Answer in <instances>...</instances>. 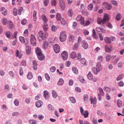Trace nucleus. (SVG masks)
<instances>
[{
    "instance_id": "nucleus-55",
    "label": "nucleus",
    "mask_w": 124,
    "mask_h": 124,
    "mask_svg": "<svg viewBox=\"0 0 124 124\" xmlns=\"http://www.w3.org/2000/svg\"><path fill=\"white\" fill-rule=\"evenodd\" d=\"M92 123L93 124H97V120L96 118H93L92 120Z\"/></svg>"
},
{
    "instance_id": "nucleus-43",
    "label": "nucleus",
    "mask_w": 124,
    "mask_h": 124,
    "mask_svg": "<svg viewBox=\"0 0 124 124\" xmlns=\"http://www.w3.org/2000/svg\"><path fill=\"white\" fill-rule=\"evenodd\" d=\"M111 55L109 54L107 55L106 57V61L107 62H109L111 58Z\"/></svg>"
},
{
    "instance_id": "nucleus-54",
    "label": "nucleus",
    "mask_w": 124,
    "mask_h": 124,
    "mask_svg": "<svg viewBox=\"0 0 124 124\" xmlns=\"http://www.w3.org/2000/svg\"><path fill=\"white\" fill-rule=\"evenodd\" d=\"M45 77L46 79L47 80H50V77L49 76L48 74L47 73H46L45 74Z\"/></svg>"
},
{
    "instance_id": "nucleus-24",
    "label": "nucleus",
    "mask_w": 124,
    "mask_h": 124,
    "mask_svg": "<svg viewBox=\"0 0 124 124\" xmlns=\"http://www.w3.org/2000/svg\"><path fill=\"white\" fill-rule=\"evenodd\" d=\"M103 90L107 93H109L111 90V89L109 87L107 86L104 87Z\"/></svg>"
},
{
    "instance_id": "nucleus-7",
    "label": "nucleus",
    "mask_w": 124,
    "mask_h": 124,
    "mask_svg": "<svg viewBox=\"0 0 124 124\" xmlns=\"http://www.w3.org/2000/svg\"><path fill=\"white\" fill-rule=\"evenodd\" d=\"M54 51L56 53H58L60 51V47L57 44H55L53 46Z\"/></svg>"
},
{
    "instance_id": "nucleus-29",
    "label": "nucleus",
    "mask_w": 124,
    "mask_h": 124,
    "mask_svg": "<svg viewBox=\"0 0 124 124\" xmlns=\"http://www.w3.org/2000/svg\"><path fill=\"white\" fill-rule=\"evenodd\" d=\"M79 44V43H75L74 45L72 47V49L73 50H75L77 49L78 47Z\"/></svg>"
},
{
    "instance_id": "nucleus-8",
    "label": "nucleus",
    "mask_w": 124,
    "mask_h": 124,
    "mask_svg": "<svg viewBox=\"0 0 124 124\" xmlns=\"http://www.w3.org/2000/svg\"><path fill=\"white\" fill-rule=\"evenodd\" d=\"M31 39L30 42L31 44L33 45H35L36 43V39L34 35L32 34L31 35Z\"/></svg>"
},
{
    "instance_id": "nucleus-59",
    "label": "nucleus",
    "mask_w": 124,
    "mask_h": 124,
    "mask_svg": "<svg viewBox=\"0 0 124 124\" xmlns=\"http://www.w3.org/2000/svg\"><path fill=\"white\" fill-rule=\"evenodd\" d=\"M23 8L22 7H21L19 8L18 11V14L19 15L21 14V12L23 10Z\"/></svg>"
},
{
    "instance_id": "nucleus-16",
    "label": "nucleus",
    "mask_w": 124,
    "mask_h": 124,
    "mask_svg": "<svg viewBox=\"0 0 124 124\" xmlns=\"http://www.w3.org/2000/svg\"><path fill=\"white\" fill-rule=\"evenodd\" d=\"M105 42L107 44H110L111 43V41L108 37H105L104 38Z\"/></svg>"
},
{
    "instance_id": "nucleus-50",
    "label": "nucleus",
    "mask_w": 124,
    "mask_h": 124,
    "mask_svg": "<svg viewBox=\"0 0 124 124\" xmlns=\"http://www.w3.org/2000/svg\"><path fill=\"white\" fill-rule=\"evenodd\" d=\"M90 23V22L89 20H86L85 21V23H84V24H83V25L84 26H87L89 25Z\"/></svg>"
},
{
    "instance_id": "nucleus-20",
    "label": "nucleus",
    "mask_w": 124,
    "mask_h": 124,
    "mask_svg": "<svg viewBox=\"0 0 124 124\" xmlns=\"http://www.w3.org/2000/svg\"><path fill=\"white\" fill-rule=\"evenodd\" d=\"M36 52L37 55L42 53L40 49L38 47L36 49Z\"/></svg>"
},
{
    "instance_id": "nucleus-47",
    "label": "nucleus",
    "mask_w": 124,
    "mask_h": 124,
    "mask_svg": "<svg viewBox=\"0 0 124 124\" xmlns=\"http://www.w3.org/2000/svg\"><path fill=\"white\" fill-rule=\"evenodd\" d=\"M11 33L9 31H8L6 32V35L8 38H10Z\"/></svg>"
},
{
    "instance_id": "nucleus-22",
    "label": "nucleus",
    "mask_w": 124,
    "mask_h": 124,
    "mask_svg": "<svg viewBox=\"0 0 124 124\" xmlns=\"http://www.w3.org/2000/svg\"><path fill=\"white\" fill-rule=\"evenodd\" d=\"M117 106L120 108L122 107V102L120 100H118L117 101Z\"/></svg>"
},
{
    "instance_id": "nucleus-34",
    "label": "nucleus",
    "mask_w": 124,
    "mask_h": 124,
    "mask_svg": "<svg viewBox=\"0 0 124 124\" xmlns=\"http://www.w3.org/2000/svg\"><path fill=\"white\" fill-rule=\"evenodd\" d=\"M48 109L49 110H54V107L51 104H49L47 106Z\"/></svg>"
},
{
    "instance_id": "nucleus-31",
    "label": "nucleus",
    "mask_w": 124,
    "mask_h": 124,
    "mask_svg": "<svg viewBox=\"0 0 124 124\" xmlns=\"http://www.w3.org/2000/svg\"><path fill=\"white\" fill-rule=\"evenodd\" d=\"M121 15L120 13L116 15V19L117 21L120 20L121 18Z\"/></svg>"
},
{
    "instance_id": "nucleus-46",
    "label": "nucleus",
    "mask_w": 124,
    "mask_h": 124,
    "mask_svg": "<svg viewBox=\"0 0 124 124\" xmlns=\"http://www.w3.org/2000/svg\"><path fill=\"white\" fill-rule=\"evenodd\" d=\"M44 5L46 6H47L49 3V0H44L43 1Z\"/></svg>"
},
{
    "instance_id": "nucleus-4",
    "label": "nucleus",
    "mask_w": 124,
    "mask_h": 124,
    "mask_svg": "<svg viewBox=\"0 0 124 124\" xmlns=\"http://www.w3.org/2000/svg\"><path fill=\"white\" fill-rule=\"evenodd\" d=\"M103 6L105 9L108 10H110L112 8V6L111 4H109L106 2H104L102 4Z\"/></svg>"
},
{
    "instance_id": "nucleus-38",
    "label": "nucleus",
    "mask_w": 124,
    "mask_h": 124,
    "mask_svg": "<svg viewBox=\"0 0 124 124\" xmlns=\"http://www.w3.org/2000/svg\"><path fill=\"white\" fill-rule=\"evenodd\" d=\"M73 14V12L72 10L71 9H69L68 12L69 16L70 17H71L72 16Z\"/></svg>"
},
{
    "instance_id": "nucleus-48",
    "label": "nucleus",
    "mask_w": 124,
    "mask_h": 124,
    "mask_svg": "<svg viewBox=\"0 0 124 124\" xmlns=\"http://www.w3.org/2000/svg\"><path fill=\"white\" fill-rule=\"evenodd\" d=\"M98 89L99 90L100 92V94L101 95H103V91L102 89L100 87Z\"/></svg>"
},
{
    "instance_id": "nucleus-40",
    "label": "nucleus",
    "mask_w": 124,
    "mask_h": 124,
    "mask_svg": "<svg viewBox=\"0 0 124 124\" xmlns=\"http://www.w3.org/2000/svg\"><path fill=\"white\" fill-rule=\"evenodd\" d=\"M37 14V12L36 11H35L33 13V18L34 20V21H36V15Z\"/></svg>"
},
{
    "instance_id": "nucleus-36",
    "label": "nucleus",
    "mask_w": 124,
    "mask_h": 124,
    "mask_svg": "<svg viewBox=\"0 0 124 124\" xmlns=\"http://www.w3.org/2000/svg\"><path fill=\"white\" fill-rule=\"evenodd\" d=\"M7 21V19L6 18H3L2 20V24L4 25H6Z\"/></svg>"
},
{
    "instance_id": "nucleus-23",
    "label": "nucleus",
    "mask_w": 124,
    "mask_h": 124,
    "mask_svg": "<svg viewBox=\"0 0 124 124\" xmlns=\"http://www.w3.org/2000/svg\"><path fill=\"white\" fill-rule=\"evenodd\" d=\"M56 18L57 20L61 21L62 19V16L61 14L59 13H58L57 14Z\"/></svg>"
},
{
    "instance_id": "nucleus-64",
    "label": "nucleus",
    "mask_w": 124,
    "mask_h": 124,
    "mask_svg": "<svg viewBox=\"0 0 124 124\" xmlns=\"http://www.w3.org/2000/svg\"><path fill=\"white\" fill-rule=\"evenodd\" d=\"M19 103V102L16 99L14 101V104L16 106L18 105Z\"/></svg>"
},
{
    "instance_id": "nucleus-44",
    "label": "nucleus",
    "mask_w": 124,
    "mask_h": 124,
    "mask_svg": "<svg viewBox=\"0 0 124 124\" xmlns=\"http://www.w3.org/2000/svg\"><path fill=\"white\" fill-rule=\"evenodd\" d=\"M8 27L9 28H11L13 27V23L11 22V21H10L9 22H8Z\"/></svg>"
},
{
    "instance_id": "nucleus-51",
    "label": "nucleus",
    "mask_w": 124,
    "mask_h": 124,
    "mask_svg": "<svg viewBox=\"0 0 124 124\" xmlns=\"http://www.w3.org/2000/svg\"><path fill=\"white\" fill-rule=\"evenodd\" d=\"M111 2L112 4L114 5L115 6H117V3L116 1L114 0H112L111 1Z\"/></svg>"
},
{
    "instance_id": "nucleus-28",
    "label": "nucleus",
    "mask_w": 124,
    "mask_h": 124,
    "mask_svg": "<svg viewBox=\"0 0 124 124\" xmlns=\"http://www.w3.org/2000/svg\"><path fill=\"white\" fill-rule=\"evenodd\" d=\"M52 93L53 97L54 98H56L57 96V94L56 92L54 90L52 91Z\"/></svg>"
},
{
    "instance_id": "nucleus-58",
    "label": "nucleus",
    "mask_w": 124,
    "mask_h": 124,
    "mask_svg": "<svg viewBox=\"0 0 124 124\" xmlns=\"http://www.w3.org/2000/svg\"><path fill=\"white\" fill-rule=\"evenodd\" d=\"M56 0H52L51 3L52 5L55 6L56 5Z\"/></svg>"
},
{
    "instance_id": "nucleus-49",
    "label": "nucleus",
    "mask_w": 124,
    "mask_h": 124,
    "mask_svg": "<svg viewBox=\"0 0 124 124\" xmlns=\"http://www.w3.org/2000/svg\"><path fill=\"white\" fill-rule=\"evenodd\" d=\"M57 85H62V78H60L57 82Z\"/></svg>"
},
{
    "instance_id": "nucleus-42",
    "label": "nucleus",
    "mask_w": 124,
    "mask_h": 124,
    "mask_svg": "<svg viewBox=\"0 0 124 124\" xmlns=\"http://www.w3.org/2000/svg\"><path fill=\"white\" fill-rule=\"evenodd\" d=\"M56 27L54 25H53L51 27V30L53 31H55L57 30Z\"/></svg>"
},
{
    "instance_id": "nucleus-10",
    "label": "nucleus",
    "mask_w": 124,
    "mask_h": 124,
    "mask_svg": "<svg viewBox=\"0 0 124 124\" xmlns=\"http://www.w3.org/2000/svg\"><path fill=\"white\" fill-rule=\"evenodd\" d=\"M91 100V104H93V106L94 107H96V97H95L93 99L91 98L90 99Z\"/></svg>"
},
{
    "instance_id": "nucleus-52",
    "label": "nucleus",
    "mask_w": 124,
    "mask_h": 124,
    "mask_svg": "<svg viewBox=\"0 0 124 124\" xmlns=\"http://www.w3.org/2000/svg\"><path fill=\"white\" fill-rule=\"evenodd\" d=\"M56 70V68L54 66H52L50 69V70L52 72H54Z\"/></svg>"
},
{
    "instance_id": "nucleus-33",
    "label": "nucleus",
    "mask_w": 124,
    "mask_h": 124,
    "mask_svg": "<svg viewBox=\"0 0 124 124\" xmlns=\"http://www.w3.org/2000/svg\"><path fill=\"white\" fill-rule=\"evenodd\" d=\"M33 77V76L31 72H29L27 76V78L29 79H31Z\"/></svg>"
},
{
    "instance_id": "nucleus-53",
    "label": "nucleus",
    "mask_w": 124,
    "mask_h": 124,
    "mask_svg": "<svg viewBox=\"0 0 124 124\" xmlns=\"http://www.w3.org/2000/svg\"><path fill=\"white\" fill-rule=\"evenodd\" d=\"M19 39L20 41L22 43H23L25 42V39L24 37H21L19 38Z\"/></svg>"
},
{
    "instance_id": "nucleus-32",
    "label": "nucleus",
    "mask_w": 124,
    "mask_h": 124,
    "mask_svg": "<svg viewBox=\"0 0 124 124\" xmlns=\"http://www.w3.org/2000/svg\"><path fill=\"white\" fill-rule=\"evenodd\" d=\"M42 19L44 23H46L48 21L45 15H43L42 16Z\"/></svg>"
},
{
    "instance_id": "nucleus-14",
    "label": "nucleus",
    "mask_w": 124,
    "mask_h": 124,
    "mask_svg": "<svg viewBox=\"0 0 124 124\" xmlns=\"http://www.w3.org/2000/svg\"><path fill=\"white\" fill-rule=\"evenodd\" d=\"M35 104L37 107L38 108H39L42 105L43 103L42 101H39L36 102Z\"/></svg>"
},
{
    "instance_id": "nucleus-12",
    "label": "nucleus",
    "mask_w": 124,
    "mask_h": 124,
    "mask_svg": "<svg viewBox=\"0 0 124 124\" xmlns=\"http://www.w3.org/2000/svg\"><path fill=\"white\" fill-rule=\"evenodd\" d=\"M37 56L38 59L40 60H43L45 59L44 55L42 53L37 55Z\"/></svg>"
},
{
    "instance_id": "nucleus-27",
    "label": "nucleus",
    "mask_w": 124,
    "mask_h": 124,
    "mask_svg": "<svg viewBox=\"0 0 124 124\" xmlns=\"http://www.w3.org/2000/svg\"><path fill=\"white\" fill-rule=\"evenodd\" d=\"M66 39V32H62V41H64Z\"/></svg>"
},
{
    "instance_id": "nucleus-30",
    "label": "nucleus",
    "mask_w": 124,
    "mask_h": 124,
    "mask_svg": "<svg viewBox=\"0 0 124 124\" xmlns=\"http://www.w3.org/2000/svg\"><path fill=\"white\" fill-rule=\"evenodd\" d=\"M62 25L64 26L63 27H67L68 26V23L67 22L63 19H62Z\"/></svg>"
},
{
    "instance_id": "nucleus-2",
    "label": "nucleus",
    "mask_w": 124,
    "mask_h": 124,
    "mask_svg": "<svg viewBox=\"0 0 124 124\" xmlns=\"http://www.w3.org/2000/svg\"><path fill=\"white\" fill-rule=\"evenodd\" d=\"M101 67L100 62H99L97 63L96 66V68H95L93 69V72L94 74H97L101 70Z\"/></svg>"
},
{
    "instance_id": "nucleus-21",
    "label": "nucleus",
    "mask_w": 124,
    "mask_h": 124,
    "mask_svg": "<svg viewBox=\"0 0 124 124\" xmlns=\"http://www.w3.org/2000/svg\"><path fill=\"white\" fill-rule=\"evenodd\" d=\"M87 76L88 78L90 80H92L93 79V76L90 71L89 72Z\"/></svg>"
},
{
    "instance_id": "nucleus-63",
    "label": "nucleus",
    "mask_w": 124,
    "mask_h": 124,
    "mask_svg": "<svg viewBox=\"0 0 124 124\" xmlns=\"http://www.w3.org/2000/svg\"><path fill=\"white\" fill-rule=\"evenodd\" d=\"M5 72L3 70L0 71V74L1 76H3L5 74Z\"/></svg>"
},
{
    "instance_id": "nucleus-5",
    "label": "nucleus",
    "mask_w": 124,
    "mask_h": 124,
    "mask_svg": "<svg viewBox=\"0 0 124 124\" xmlns=\"http://www.w3.org/2000/svg\"><path fill=\"white\" fill-rule=\"evenodd\" d=\"M80 111L81 114L84 116V118H87L88 117L89 113L87 110H86L84 113L83 109L82 107H81L80 108Z\"/></svg>"
},
{
    "instance_id": "nucleus-39",
    "label": "nucleus",
    "mask_w": 124,
    "mask_h": 124,
    "mask_svg": "<svg viewBox=\"0 0 124 124\" xmlns=\"http://www.w3.org/2000/svg\"><path fill=\"white\" fill-rule=\"evenodd\" d=\"M29 122L30 124H36L37 121L34 120H29Z\"/></svg>"
},
{
    "instance_id": "nucleus-57",
    "label": "nucleus",
    "mask_w": 124,
    "mask_h": 124,
    "mask_svg": "<svg viewBox=\"0 0 124 124\" xmlns=\"http://www.w3.org/2000/svg\"><path fill=\"white\" fill-rule=\"evenodd\" d=\"M13 13L15 16H16L17 14V10L16 8H14L13 10Z\"/></svg>"
},
{
    "instance_id": "nucleus-13",
    "label": "nucleus",
    "mask_w": 124,
    "mask_h": 124,
    "mask_svg": "<svg viewBox=\"0 0 124 124\" xmlns=\"http://www.w3.org/2000/svg\"><path fill=\"white\" fill-rule=\"evenodd\" d=\"M33 68V69L36 70L37 69L38 64L37 62L35 61H32Z\"/></svg>"
},
{
    "instance_id": "nucleus-6",
    "label": "nucleus",
    "mask_w": 124,
    "mask_h": 124,
    "mask_svg": "<svg viewBox=\"0 0 124 124\" xmlns=\"http://www.w3.org/2000/svg\"><path fill=\"white\" fill-rule=\"evenodd\" d=\"M112 46L111 45L108 46L107 45H105V52H110L112 51Z\"/></svg>"
},
{
    "instance_id": "nucleus-3",
    "label": "nucleus",
    "mask_w": 124,
    "mask_h": 124,
    "mask_svg": "<svg viewBox=\"0 0 124 124\" xmlns=\"http://www.w3.org/2000/svg\"><path fill=\"white\" fill-rule=\"evenodd\" d=\"M47 34L44 33L43 31H40L39 32L38 34L37 37L40 38L42 39H45L47 36Z\"/></svg>"
},
{
    "instance_id": "nucleus-1",
    "label": "nucleus",
    "mask_w": 124,
    "mask_h": 124,
    "mask_svg": "<svg viewBox=\"0 0 124 124\" xmlns=\"http://www.w3.org/2000/svg\"><path fill=\"white\" fill-rule=\"evenodd\" d=\"M109 17L107 13H105L103 19L101 17H99L97 19V22L98 24L102 23L104 24L106 23V21H108L109 20Z\"/></svg>"
},
{
    "instance_id": "nucleus-61",
    "label": "nucleus",
    "mask_w": 124,
    "mask_h": 124,
    "mask_svg": "<svg viewBox=\"0 0 124 124\" xmlns=\"http://www.w3.org/2000/svg\"><path fill=\"white\" fill-rule=\"evenodd\" d=\"M38 117L39 119L41 120L43 119L44 117L43 115H40L38 116Z\"/></svg>"
},
{
    "instance_id": "nucleus-26",
    "label": "nucleus",
    "mask_w": 124,
    "mask_h": 124,
    "mask_svg": "<svg viewBox=\"0 0 124 124\" xmlns=\"http://www.w3.org/2000/svg\"><path fill=\"white\" fill-rule=\"evenodd\" d=\"M84 19V17L80 15H79L76 18V20L77 21H81V20H83Z\"/></svg>"
},
{
    "instance_id": "nucleus-18",
    "label": "nucleus",
    "mask_w": 124,
    "mask_h": 124,
    "mask_svg": "<svg viewBox=\"0 0 124 124\" xmlns=\"http://www.w3.org/2000/svg\"><path fill=\"white\" fill-rule=\"evenodd\" d=\"M72 70L73 72L75 74L78 73V71L77 69L75 67H73L72 68Z\"/></svg>"
},
{
    "instance_id": "nucleus-17",
    "label": "nucleus",
    "mask_w": 124,
    "mask_h": 124,
    "mask_svg": "<svg viewBox=\"0 0 124 124\" xmlns=\"http://www.w3.org/2000/svg\"><path fill=\"white\" fill-rule=\"evenodd\" d=\"M77 54L75 52H73L71 53L70 55V57L71 58L74 59L77 56Z\"/></svg>"
},
{
    "instance_id": "nucleus-37",
    "label": "nucleus",
    "mask_w": 124,
    "mask_h": 124,
    "mask_svg": "<svg viewBox=\"0 0 124 124\" xmlns=\"http://www.w3.org/2000/svg\"><path fill=\"white\" fill-rule=\"evenodd\" d=\"M124 75L123 74H121L117 78L116 80L118 81L124 77Z\"/></svg>"
},
{
    "instance_id": "nucleus-41",
    "label": "nucleus",
    "mask_w": 124,
    "mask_h": 124,
    "mask_svg": "<svg viewBox=\"0 0 124 124\" xmlns=\"http://www.w3.org/2000/svg\"><path fill=\"white\" fill-rule=\"evenodd\" d=\"M69 99L72 103H74L76 101V100L73 97H70Z\"/></svg>"
},
{
    "instance_id": "nucleus-62",
    "label": "nucleus",
    "mask_w": 124,
    "mask_h": 124,
    "mask_svg": "<svg viewBox=\"0 0 124 124\" xmlns=\"http://www.w3.org/2000/svg\"><path fill=\"white\" fill-rule=\"evenodd\" d=\"M8 74L11 77H13L14 76V73L12 71H9Z\"/></svg>"
},
{
    "instance_id": "nucleus-25",
    "label": "nucleus",
    "mask_w": 124,
    "mask_h": 124,
    "mask_svg": "<svg viewBox=\"0 0 124 124\" xmlns=\"http://www.w3.org/2000/svg\"><path fill=\"white\" fill-rule=\"evenodd\" d=\"M69 41L70 42H73L74 39V37L73 35H70L69 36Z\"/></svg>"
},
{
    "instance_id": "nucleus-60",
    "label": "nucleus",
    "mask_w": 124,
    "mask_h": 124,
    "mask_svg": "<svg viewBox=\"0 0 124 124\" xmlns=\"http://www.w3.org/2000/svg\"><path fill=\"white\" fill-rule=\"evenodd\" d=\"M83 33L85 35H87L89 34V32L87 30H84Z\"/></svg>"
},
{
    "instance_id": "nucleus-35",
    "label": "nucleus",
    "mask_w": 124,
    "mask_h": 124,
    "mask_svg": "<svg viewBox=\"0 0 124 124\" xmlns=\"http://www.w3.org/2000/svg\"><path fill=\"white\" fill-rule=\"evenodd\" d=\"M93 5L92 3H90L89 4L88 7V9L90 10H91L93 9Z\"/></svg>"
},
{
    "instance_id": "nucleus-45",
    "label": "nucleus",
    "mask_w": 124,
    "mask_h": 124,
    "mask_svg": "<svg viewBox=\"0 0 124 124\" xmlns=\"http://www.w3.org/2000/svg\"><path fill=\"white\" fill-rule=\"evenodd\" d=\"M77 59L78 60H81V56L80 53H78L77 54Z\"/></svg>"
},
{
    "instance_id": "nucleus-19",
    "label": "nucleus",
    "mask_w": 124,
    "mask_h": 124,
    "mask_svg": "<svg viewBox=\"0 0 124 124\" xmlns=\"http://www.w3.org/2000/svg\"><path fill=\"white\" fill-rule=\"evenodd\" d=\"M44 96L45 99H47L49 97L48 92L47 91H44Z\"/></svg>"
},
{
    "instance_id": "nucleus-9",
    "label": "nucleus",
    "mask_w": 124,
    "mask_h": 124,
    "mask_svg": "<svg viewBox=\"0 0 124 124\" xmlns=\"http://www.w3.org/2000/svg\"><path fill=\"white\" fill-rule=\"evenodd\" d=\"M68 54L67 52L66 51L62 52V59L64 60H66L68 58Z\"/></svg>"
},
{
    "instance_id": "nucleus-56",
    "label": "nucleus",
    "mask_w": 124,
    "mask_h": 124,
    "mask_svg": "<svg viewBox=\"0 0 124 124\" xmlns=\"http://www.w3.org/2000/svg\"><path fill=\"white\" fill-rule=\"evenodd\" d=\"M84 100L85 101H86L88 100V96L87 94H85L84 95Z\"/></svg>"
},
{
    "instance_id": "nucleus-11",
    "label": "nucleus",
    "mask_w": 124,
    "mask_h": 124,
    "mask_svg": "<svg viewBox=\"0 0 124 124\" xmlns=\"http://www.w3.org/2000/svg\"><path fill=\"white\" fill-rule=\"evenodd\" d=\"M82 46L85 49H86L88 47V45L86 41L83 40L82 43Z\"/></svg>"
},
{
    "instance_id": "nucleus-15",
    "label": "nucleus",
    "mask_w": 124,
    "mask_h": 124,
    "mask_svg": "<svg viewBox=\"0 0 124 124\" xmlns=\"http://www.w3.org/2000/svg\"><path fill=\"white\" fill-rule=\"evenodd\" d=\"M48 44L46 41H44L43 42V48L44 49L47 48L48 46Z\"/></svg>"
}]
</instances>
